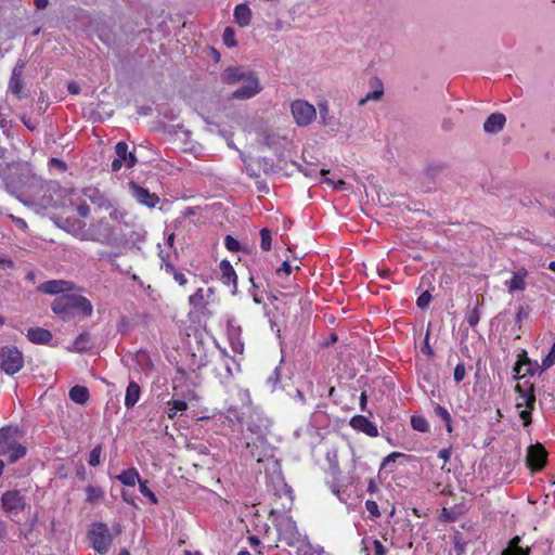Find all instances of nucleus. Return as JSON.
Instances as JSON below:
<instances>
[{"label":"nucleus","mask_w":555,"mask_h":555,"mask_svg":"<svg viewBox=\"0 0 555 555\" xmlns=\"http://www.w3.org/2000/svg\"><path fill=\"white\" fill-rule=\"evenodd\" d=\"M362 551L366 555H386L387 547L379 540L365 537L362 539Z\"/></svg>","instance_id":"nucleus-19"},{"label":"nucleus","mask_w":555,"mask_h":555,"mask_svg":"<svg viewBox=\"0 0 555 555\" xmlns=\"http://www.w3.org/2000/svg\"><path fill=\"white\" fill-rule=\"evenodd\" d=\"M86 501L90 504L99 503L104 498V491L99 486L89 485L85 489Z\"/></svg>","instance_id":"nucleus-30"},{"label":"nucleus","mask_w":555,"mask_h":555,"mask_svg":"<svg viewBox=\"0 0 555 555\" xmlns=\"http://www.w3.org/2000/svg\"><path fill=\"white\" fill-rule=\"evenodd\" d=\"M293 399L295 400L296 403H298L301 406L308 405L315 400V398H309V395L302 391L301 388H299L298 386L295 389V395L293 396Z\"/></svg>","instance_id":"nucleus-41"},{"label":"nucleus","mask_w":555,"mask_h":555,"mask_svg":"<svg viewBox=\"0 0 555 555\" xmlns=\"http://www.w3.org/2000/svg\"><path fill=\"white\" fill-rule=\"evenodd\" d=\"M260 238H261V243H260L261 249L264 251L270 250L271 245H272V236H271L270 230L267 228L261 229Z\"/></svg>","instance_id":"nucleus-43"},{"label":"nucleus","mask_w":555,"mask_h":555,"mask_svg":"<svg viewBox=\"0 0 555 555\" xmlns=\"http://www.w3.org/2000/svg\"><path fill=\"white\" fill-rule=\"evenodd\" d=\"M166 273L170 274L173 280L181 286H184L188 283L185 274L177 270L171 262H166Z\"/></svg>","instance_id":"nucleus-35"},{"label":"nucleus","mask_w":555,"mask_h":555,"mask_svg":"<svg viewBox=\"0 0 555 555\" xmlns=\"http://www.w3.org/2000/svg\"><path fill=\"white\" fill-rule=\"evenodd\" d=\"M506 118L501 113L491 114L483 124V130L488 133H496L503 129Z\"/></svg>","instance_id":"nucleus-21"},{"label":"nucleus","mask_w":555,"mask_h":555,"mask_svg":"<svg viewBox=\"0 0 555 555\" xmlns=\"http://www.w3.org/2000/svg\"><path fill=\"white\" fill-rule=\"evenodd\" d=\"M323 182L327 183L328 185H332L335 189H343L345 185V182L343 180H334L332 178H325Z\"/></svg>","instance_id":"nucleus-58"},{"label":"nucleus","mask_w":555,"mask_h":555,"mask_svg":"<svg viewBox=\"0 0 555 555\" xmlns=\"http://www.w3.org/2000/svg\"><path fill=\"white\" fill-rule=\"evenodd\" d=\"M11 218L17 228H20L22 230H25L27 228V223L24 219H22L20 217H14V216H11Z\"/></svg>","instance_id":"nucleus-62"},{"label":"nucleus","mask_w":555,"mask_h":555,"mask_svg":"<svg viewBox=\"0 0 555 555\" xmlns=\"http://www.w3.org/2000/svg\"><path fill=\"white\" fill-rule=\"evenodd\" d=\"M320 112V120L324 126H333L334 118L330 115V108L327 102H322L319 104Z\"/></svg>","instance_id":"nucleus-37"},{"label":"nucleus","mask_w":555,"mask_h":555,"mask_svg":"<svg viewBox=\"0 0 555 555\" xmlns=\"http://www.w3.org/2000/svg\"><path fill=\"white\" fill-rule=\"evenodd\" d=\"M75 310H79L83 315L89 317L92 314L93 307L89 299H87L83 296H80V298L77 301Z\"/></svg>","instance_id":"nucleus-42"},{"label":"nucleus","mask_w":555,"mask_h":555,"mask_svg":"<svg viewBox=\"0 0 555 555\" xmlns=\"http://www.w3.org/2000/svg\"><path fill=\"white\" fill-rule=\"evenodd\" d=\"M315 375L313 372H305L300 377L297 386L301 388L302 391L309 395V398H318V392L314 387Z\"/></svg>","instance_id":"nucleus-24"},{"label":"nucleus","mask_w":555,"mask_h":555,"mask_svg":"<svg viewBox=\"0 0 555 555\" xmlns=\"http://www.w3.org/2000/svg\"><path fill=\"white\" fill-rule=\"evenodd\" d=\"M72 283L64 280H51L39 285L38 289L44 294L57 295L70 291Z\"/></svg>","instance_id":"nucleus-18"},{"label":"nucleus","mask_w":555,"mask_h":555,"mask_svg":"<svg viewBox=\"0 0 555 555\" xmlns=\"http://www.w3.org/2000/svg\"><path fill=\"white\" fill-rule=\"evenodd\" d=\"M128 186L131 196L140 205L146 206L147 208H154L159 204L160 199L156 193L150 192L147 189L139 185L133 181L129 182Z\"/></svg>","instance_id":"nucleus-9"},{"label":"nucleus","mask_w":555,"mask_h":555,"mask_svg":"<svg viewBox=\"0 0 555 555\" xmlns=\"http://www.w3.org/2000/svg\"><path fill=\"white\" fill-rule=\"evenodd\" d=\"M139 489L142 495L147 498L152 504H157L158 500L155 495V493L147 487L146 480H141L139 483Z\"/></svg>","instance_id":"nucleus-45"},{"label":"nucleus","mask_w":555,"mask_h":555,"mask_svg":"<svg viewBox=\"0 0 555 555\" xmlns=\"http://www.w3.org/2000/svg\"><path fill=\"white\" fill-rule=\"evenodd\" d=\"M242 82L243 86L232 93L233 99L247 100L261 91L259 79L254 72H250Z\"/></svg>","instance_id":"nucleus-10"},{"label":"nucleus","mask_w":555,"mask_h":555,"mask_svg":"<svg viewBox=\"0 0 555 555\" xmlns=\"http://www.w3.org/2000/svg\"><path fill=\"white\" fill-rule=\"evenodd\" d=\"M280 378H281V369H280V366H276L273 370L272 374L268 377L267 383L271 387L274 388L280 383Z\"/></svg>","instance_id":"nucleus-49"},{"label":"nucleus","mask_w":555,"mask_h":555,"mask_svg":"<svg viewBox=\"0 0 555 555\" xmlns=\"http://www.w3.org/2000/svg\"><path fill=\"white\" fill-rule=\"evenodd\" d=\"M527 276L528 271L525 268H520L514 272L511 280L505 282V285L509 292L524 291L526 288Z\"/></svg>","instance_id":"nucleus-20"},{"label":"nucleus","mask_w":555,"mask_h":555,"mask_svg":"<svg viewBox=\"0 0 555 555\" xmlns=\"http://www.w3.org/2000/svg\"><path fill=\"white\" fill-rule=\"evenodd\" d=\"M102 449L100 446L94 447L89 454V465L98 466L100 464Z\"/></svg>","instance_id":"nucleus-47"},{"label":"nucleus","mask_w":555,"mask_h":555,"mask_svg":"<svg viewBox=\"0 0 555 555\" xmlns=\"http://www.w3.org/2000/svg\"><path fill=\"white\" fill-rule=\"evenodd\" d=\"M465 374H466V369H465L464 363H459L454 369V374H453L454 380L456 383L462 382L465 377Z\"/></svg>","instance_id":"nucleus-50"},{"label":"nucleus","mask_w":555,"mask_h":555,"mask_svg":"<svg viewBox=\"0 0 555 555\" xmlns=\"http://www.w3.org/2000/svg\"><path fill=\"white\" fill-rule=\"evenodd\" d=\"M219 269L221 272V282L228 286H232L233 293H235L237 288V275L231 262L225 259L221 260L219 263Z\"/></svg>","instance_id":"nucleus-17"},{"label":"nucleus","mask_w":555,"mask_h":555,"mask_svg":"<svg viewBox=\"0 0 555 555\" xmlns=\"http://www.w3.org/2000/svg\"><path fill=\"white\" fill-rule=\"evenodd\" d=\"M214 288H203L199 287L189 297V305L195 311H204L207 306L212 301Z\"/></svg>","instance_id":"nucleus-11"},{"label":"nucleus","mask_w":555,"mask_h":555,"mask_svg":"<svg viewBox=\"0 0 555 555\" xmlns=\"http://www.w3.org/2000/svg\"><path fill=\"white\" fill-rule=\"evenodd\" d=\"M141 397V387L134 380H130L126 389L125 406L132 409L139 402Z\"/></svg>","instance_id":"nucleus-23"},{"label":"nucleus","mask_w":555,"mask_h":555,"mask_svg":"<svg viewBox=\"0 0 555 555\" xmlns=\"http://www.w3.org/2000/svg\"><path fill=\"white\" fill-rule=\"evenodd\" d=\"M222 38L227 47L231 48L236 46L235 33L231 27L224 29Z\"/></svg>","instance_id":"nucleus-46"},{"label":"nucleus","mask_w":555,"mask_h":555,"mask_svg":"<svg viewBox=\"0 0 555 555\" xmlns=\"http://www.w3.org/2000/svg\"><path fill=\"white\" fill-rule=\"evenodd\" d=\"M276 272H278V274L284 273L285 275H289L292 272L291 263L287 260L283 261L281 267L278 268Z\"/></svg>","instance_id":"nucleus-57"},{"label":"nucleus","mask_w":555,"mask_h":555,"mask_svg":"<svg viewBox=\"0 0 555 555\" xmlns=\"http://www.w3.org/2000/svg\"><path fill=\"white\" fill-rule=\"evenodd\" d=\"M24 366V357L22 351L15 346H4L0 348V369L8 375H14Z\"/></svg>","instance_id":"nucleus-3"},{"label":"nucleus","mask_w":555,"mask_h":555,"mask_svg":"<svg viewBox=\"0 0 555 555\" xmlns=\"http://www.w3.org/2000/svg\"><path fill=\"white\" fill-rule=\"evenodd\" d=\"M520 538L518 535L514 537L509 541V545L505 548L501 555H529V548H522L519 546Z\"/></svg>","instance_id":"nucleus-32"},{"label":"nucleus","mask_w":555,"mask_h":555,"mask_svg":"<svg viewBox=\"0 0 555 555\" xmlns=\"http://www.w3.org/2000/svg\"><path fill=\"white\" fill-rule=\"evenodd\" d=\"M224 245L230 251H238L241 249L240 242L231 235L225 236Z\"/></svg>","instance_id":"nucleus-48"},{"label":"nucleus","mask_w":555,"mask_h":555,"mask_svg":"<svg viewBox=\"0 0 555 555\" xmlns=\"http://www.w3.org/2000/svg\"><path fill=\"white\" fill-rule=\"evenodd\" d=\"M89 537L92 543L93 548L100 554H105L108 552L113 537L111 534L109 528L104 522H95L91 526L89 531Z\"/></svg>","instance_id":"nucleus-5"},{"label":"nucleus","mask_w":555,"mask_h":555,"mask_svg":"<svg viewBox=\"0 0 555 555\" xmlns=\"http://www.w3.org/2000/svg\"><path fill=\"white\" fill-rule=\"evenodd\" d=\"M275 527L280 539L288 546H295L300 542L301 534L298 531L295 520H293L291 516L285 514L280 515L276 518Z\"/></svg>","instance_id":"nucleus-4"},{"label":"nucleus","mask_w":555,"mask_h":555,"mask_svg":"<svg viewBox=\"0 0 555 555\" xmlns=\"http://www.w3.org/2000/svg\"><path fill=\"white\" fill-rule=\"evenodd\" d=\"M115 478L128 487H133L137 482L140 483L141 481L139 472L134 467L122 470Z\"/></svg>","instance_id":"nucleus-27"},{"label":"nucleus","mask_w":555,"mask_h":555,"mask_svg":"<svg viewBox=\"0 0 555 555\" xmlns=\"http://www.w3.org/2000/svg\"><path fill=\"white\" fill-rule=\"evenodd\" d=\"M25 68V62L20 60L12 70V75L9 81V90L15 95L17 99H22L23 94V72Z\"/></svg>","instance_id":"nucleus-14"},{"label":"nucleus","mask_w":555,"mask_h":555,"mask_svg":"<svg viewBox=\"0 0 555 555\" xmlns=\"http://www.w3.org/2000/svg\"><path fill=\"white\" fill-rule=\"evenodd\" d=\"M116 157L112 162V170L117 172L121 169L122 166L127 168H132L137 163V157L133 152L128 151V145L126 142L120 141L115 146Z\"/></svg>","instance_id":"nucleus-8"},{"label":"nucleus","mask_w":555,"mask_h":555,"mask_svg":"<svg viewBox=\"0 0 555 555\" xmlns=\"http://www.w3.org/2000/svg\"><path fill=\"white\" fill-rule=\"evenodd\" d=\"M168 405L167 414L169 418H173L178 412H183L188 409V403L184 400H170Z\"/></svg>","instance_id":"nucleus-36"},{"label":"nucleus","mask_w":555,"mask_h":555,"mask_svg":"<svg viewBox=\"0 0 555 555\" xmlns=\"http://www.w3.org/2000/svg\"><path fill=\"white\" fill-rule=\"evenodd\" d=\"M24 433L18 426L7 425L0 428V456H4L9 464H15L27 454L23 443Z\"/></svg>","instance_id":"nucleus-2"},{"label":"nucleus","mask_w":555,"mask_h":555,"mask_svg":"<svg viewBox=\"0 0 555 555\" xmlns=\"http://www.w3.org/2000/svg\"><path fill=\"white\" fill-rule=\"evenodd\" d=\"M83 196L89 199L93 205L99 208L112 210L115 208L111 202V199L106 196L105 193L100 191L98 188L88 186L82 190Z\"/></svg>","instance_id":"nucleus-13"},{"label":"nucleus","mask_w":555,"mask_h":555,"mask_svg":"<svg viewBox=\"0 0 555 555\" xmlns=\"http://www.w3.org/2000/svg\"><path fill=\"white\" fill-rule=\"evenodd\" d=\"M349 424L354 430L363 433L369 437L378 436L377 426L363 415H354L353 417H351Z\"/></svg>","instance_id":"nucleus-15"},{"label":"nucleus","mask_w":555,"mask_h":555,"mask_svg":"<svg viewBox=\"0 0 555 555\" xmlns=\"http://www.w3.org/2000/svg\"><path fill=\"white\" fill-rule=\"evenodd\" d=\"M248 542L253 548H257L261 543L260 540L256 535H249Z\"/></svg>","instance_id":"nucleus-64"},{"label":"nucleus","mask_w":555,"mask_h":555,"mask_svg":"<svg viewBox=\"0 0 555 555\" xmlns=\"http://www.w3.org/2000/svg\"><path fill=\"white\" fill-rule=\"evenodd\" d=\"M67 223H69L67 221ZM134 220L125 210L113 208L107 217L90 223L88 228L81 221L68 224L65 230L80 241H92L117 247L132 238Z\"/></svg>","instance_id":"nucleus-1"},{"label":"nucleus","mask_w":555,"mask_h":555,"mask_svg":"<svg viewBox=\"0 0 555 555\" xmlns=\"http://www.w3.org/2000/svg\"><path fill=\"white\" fill-rule=\"evenodd\" d=\"M26 505V498L20 490H8L1 496V507L9 515H18L25 509Z\"/></svg>","instance_id":"nucleus-7"},{"label":"nucleus","mask_w":555,"mask_h":555,"mask_svg":"<svg viewBox=\"0 0 555 555\" xmlns=\"http://www.w3.org/2000/svg\"><path fill=\"white\" fill-rule=\"evenodd\" d=\"M546 451L540 443L530 446L527 450V463L532 470H540L546 462Z\"/></svg>","instance_id":"nucleus-12"},{"label":"nucleus","mask_w":555,"mask_h":555,"mask_svg":"<svg viewBox=\"0 0 555 555\" xmlns=\"http://www.w3.org/2000/svg\"><path fill=\"white\" fill-rule=\"evenodd\" d=\"M372 87H374V90L371 92H367L365 96L360 99L359 105L363 106L370 101H379L384 94V86L383 82L378 78H374V80L371 82Z\"/></svg>","instance_id":"nucleus-25"},{"label":"nucleus","mask_w":555,"mask_h":555,"mask_svg":"<svg viewBox=\"0 0 555 555\" xmlns=\"http://www.w3.org/2000/svg\"><path fill=\"white\" fill-rule=\"evenodd\" d=\"M234 18L240 26H247L251 20V11L249 7L244 3L237 4L234 9Z\"/></svg>","instance_id":"nucleus-28"},{"label":"nucleus","mask_w":555,"mask_h":555,"mask_svg":"<svg viewBox=\"0 0 555 555\" xmlns=\"http://www.w3.org/2000/svg\"><path fill=\"white\" fill-rule=\"evenodd\" d=\"M519 391V396L517 398L516 406L517 409L528 408L533 409L535 403V396L533 393V389L529 388L527 390H521L519 386L516 387Z\"/></svg>","instance_id":"nucleus-26"},{"label":"nucleus","mask_w":555,"mask_h":555,"mask_svg":"<svg viewBox=\"0 0 555 555\" xmlns=\"http://www.w3.org/2000/svg\"><path fill=\"white\" fill-rule=\"evenodd\" d=\"M77 212L80 217L86 218L90 214V208L87 204L83 203V204L78 205Z\"/></svg>","instance_id":"nucleus-59"},{"label":"nucleus","mask_w":555,"mask_h":555,"mask_svg":"<svg viewBox=\"0 0 555 555\" xmlns=\"http://www.w3.org/2000/svg\"><path fill=\"white\" fill-rule=\"evenodd\" d=\"M555 364V343H553L548 353L542 359L541 369L546 371Z\"/></svg>","instance_id":"nucleus-44"},{"label":"nucleus","mask_w":555,"mask_h":555,"mask_svg":"<svg viewBox=\"0 0 555 555\" xmlns=\"http://www.w3.org/2000/svg\"><path fill=\"white\" fill-rule=\"evenodd\" d=\"M291 113L299 127H306L317 118V109L306 100H295L291 103Z\"/></svg>","instance_id":"nucleus-6"},{"label":"nucleus","mask_w":555,"mask_h":555,"mask_svg":"<svg viewBox=\"0 0 555 555\" xmlns=\"http://www.w3.org/2000/svg\"><path fill=\"white\" fill-rule=\"evenodd\" d=\"M64 298L66 299V305L69 309V312L72 313L73 310H75L78 299L80 298L79 295H73V294H65Z\"/></svg>","instance_id":"nucleus-51"},{"label":"nucleus","mask_w":555,"mask_h":555,"mask_svg":"<svg viewBox=\"0 0 555 555\" xmlns=\"http://www.w3.org/2000/svg\"><path fill=\"white\" fill-rule=\"evenodd\" d=\"M435 414L443 421L448 433H451L452 426H451V415H450L449 411L444 406L436 405Z\"/></svg>","instance_id":"nucleus-40"},{"label":"nucleus","mask_w":555,"mask_h":555,"mask_svg":"<svg viewBox=\"0 0 555 555\" xmlns=\"http://www.w3.org/2000/svg\"><path fill=\"white\" fill-rule=\"evenodd\" d=\"M297 555H313L314 550L309 543H302L297 547Z\"/></svg>","instance_id":"nucleus-54"},{"label":"nucleus","mask_w":555,"mask_h":555,"mask_svg":"<svg viewBox=\"0 0 555 555\" xmlns=\"http://www.w3.org/2000/svg\"><path fill=\"white\" fill-rule=\"evenodd\" d=\"M479 322V314L478 312L475 310L473 311L468 318H467V323L470 325V326H476Z\"/></svg>","instance_id":"nucleus-60"},{"label":"nucleus","mask_w":555,"mask_h":555,"mask_svg":"<svg viewBox=\"0 0 555 555\" xmlns=\"http://www.w3.org/2000/svg\"><path fill=\"white\" fill-rule=\"evenodd\" d=\"M365 507H366V511L373 516V517H378L380 514H379V509H378V505L375 501H372V500H367L365 502Z\"/></svg>","instance_id":"nucleus-53"},{"label":"nucleus","mask_w":555,"mask_h":555,"mask_svg":"<svg viewBox=\"0 0 555 555\" xmlns=\"http://www.w3.org/2000/svg\"><path fill=\"white\" fill-rule=\"evenodd\" d=\"M430 300H431V295L426 291L418 296L416 304L420 308L423 309L429 305Z\"/></svg>","instance_id":"nucleus-52"},{"label":"nucleus","mask_w":555,"mask_h":555,"mask_svg":"<svg viewBox=\"0 0 555 555\" xmlns=\"http://www.w3.org/2000/svg\"><path fill=\"white\" fill-rule=\"evenodd\" d=\"M68 396L72 401L78 404H85L90 398L88 388L80 385L72 387Z\"/></svg>","instance_id":"nucleus-29"},{"label":"nucleus","mask_w":555,"mask_h":555,"mask_svg":"<svg viewBox=\"0 0 555 555\" xmlns=\"http://www.w3.org/2000/svg\"><path fill=\"white\" fill-rule=\"evenodd\" d=\"M404 454L400 453V452H392L390 454H388L384 460H383V463H382V466L383 467H386L388 466L390 463H393L396 461V459L398 457H401L403 456Z\"/></svg>","instance_id":"nucleus-55"},{"label":"nucleus","mask_w":555,"mask_h":555,"mask_svg":"<svg viewBox=\"0 0 555 555\" xmlns=\"http://www.w3.org/2000/svg\"><path fill=\"white\" fill-rule=\"evenodd\" d=\"M328 486L333 494H335L340 502L346 503L348 501L349 495L346 494L344 485L334 480L330 482Z\"/></svg>","instance_id":"nucleus-38"},{"label":"nucleus","mask_w":555,"mask_h":555,"mask_svg":"<svg viewBox=\"0 0 555 555\" xmlns=\"http://www.w3.org/2000/svg\"><path fill=\"white\" fill-rule=\"evenodd\" d=\"M438 457L443 460L444 464L450 460L451 457V450L450 449H441L439 452H438Z\"/></svg>","instance_id":"nucleus-61"},{"label":"nucleus","mask_w":555,"mask_h":555,"mask_svg":"<svg viewBox=\"0 0 555 555\" xmlns=\"http://www.w3.org/2000/svg\"><path fill=\"white\" fill-rule=\"evenodd\" d=\"M411 425L414 430L420 433H427L429 430V424L423 416H412Z\"/></svg>","instance_id":"nucleus-39"},{"label":"nucleus","mask_w":555,"mask_h":555,"mask_svg":"<svg viewBox=\"0 0 555 555\" xmlns=\"http://www.w3.org/2000/svg\"><path fill=\"white\" fill-rule=\"evenodd\" d=\"M51 308L55 314L61 315L63 319H67L72 315L66 305V299L64 298V295L55 298L52 302Z\"/></svg>","instance_id":"nucleus-31"},{"label":"nucleus","mask_w":555,"mask_h":555,"mask_svg":"<svg viewBox=\"0 0 555 555\" xmlns=\"http://www.w3.org/2000/svg\"><path fill=\"white\" fill-rule=\"evenodd\" d=\"M240 327L231 326L229 327V338L231 341V347L233 351L241 353L244 349V344L240 339Z\"/></svg>","instance_id":"nucleus-33"},{"label":"nucleus","mask_w":555,"mask_h":555,"mask_svg":"<svg viewBox=\"0 0 555 555\" xmlns=\"http://www.w3.org/2000/svg\"><path fill=\"white\" fill-rule=\"evenodd\" d=\"M27 338L37 345H46L52 339V333L42 327H31L27 331Z\"/></svg>","instance_id":"nucleus-22"},{"label":"nucleus","mask_w":555,"mask_h":555,"mask_svg":"<svg viewBox=\"0 0 555 555\" xmlns=\"http://www.w3.org/2000/svg\"><path fill=\"white\" fill-rule=\"evenodd\" d=\"M531 410L532 409L526 408L519 412V416L524 421L525 426L531 423Z\"/></svg>","instance_id":"nucleus-56"},{"label":"nucleus","mask_w":555,"mask_h":555,"mask_svg":"<svg viewBox=\"0 0 555 555\" xmlns=\"http://www.w3.org/2000/svg\"><path fill=\"white\" fill-rule=\"evenodd\" d=\"M91 347V336L88 333H81L77 336L74 341L72 350L74 351H86Z\"/></svg>","instance_id":"nucleus-34"},{"label":"nucleus","mask_w":555,"mask_h":555,"mask_svg":"<svg viewBox=\"0 0 555 555\" xmlns=\"http://www.w3.org/2000/svg\"><path fill=\"white\" fill-rule=\"evenodd\" d=\"M250 72L242 66H230L222 72L220 78L227 85H235L243 81Z\"/></svg>","instance_id":"nucleus-16"},{"label":"nucleus","mask_w":555,"mask_h":555,"mask_svg":"<svg viewBox=\"0 0 555 555\" xmlns=\"http://www.w3.org/2000/svg\"><path fill=\"white\" fill-rule=\"evenodd\" d=\"M50 164L53 165V166H56L61 170H65L66 169V164L63 160H61V159L51 158L50 159Z\"/></svg>","instance_id":"nucleus-63"}]
</instances>
